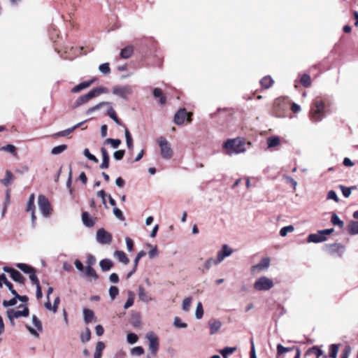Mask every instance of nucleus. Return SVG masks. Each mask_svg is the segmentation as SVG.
Returning a JSON list of instances; mask_svg holds the SVG:
<instances>
[{
	"instance_id": "1",
	"label": "nucleus",
	"mask_w": 358,
	"mask_h": 358,
	"mask_svg": "<svg viewBox=\"0 0 358 358\" xmlns=\"http://www.w3.org/2000/svg\"><path fill=\"white\" fill-rule=\"evenodd\" d=\"M250 142L246 143L242 138H234L227 140L224 144L223 148L226 150L227 155L239 154L247 150V146H250Z\"/></svg>"
},
{
	"instance_id": "2",
	"label": "nucleus",
	"mask_w": 358,
	"mask_h": 358,
	"mask_svg": "<svg viewBox=\"0 0 358 358\" xmlns=\"http://www.w3.org/2000/svg\"><path fill=\"white\" fill-rule=\"evenodd\" d=\"M157 144L160 149V155L164 159H170L173 155V150L171 143L164 136H159L157 139Z\"/></svg>"
},
{
	"instance_id": "3",
	"label": "nucleus",
	"mask_w": 358,
	"mask_h": 358,
	"mask_svg": "<svg viewBox=\"0 0 358 358\" xmlns=\"http://www.w3.org/2000/svg\"><path fill=\"white\" fill-rule=\"evenodd\" d=\"M325 103L322 100H316L310 109V116L313 121L319 122L324 117Z\"/></svg>"
},
{
	"instance_id": "4",
	"label": "nucleus",
	"mask_w": 358,
	"mask_h": 358,
	"mask_svg": "<svg viewBox=\"0 0 358 358\" xmlns=\"http://www.w3.org/2000/svg\"><path fill=\"white\" fill-rule=\"evenodd\" d=\"M333 228L317 231L316 233L310 234L307 238L308 243H320L327 240V236L334 232Z\"/></svg>"
},
{
	"instance_id": "5",
	"label": "nucleus",
	"mask_w": 358,
	"mask_h": 358,
	"mask_svg": "<svg viewBox=\"0 0 358 358\" xmlns=\"http://www.w3.org/2000/svg\"><path fill=\"white\" fill-rule=\"evenodd\" d=\"M232 252L233 251L231 248H222V250L217 253V257L215 259L210 258L205 263V268L209 269L213 264L217 265L221 263L225 257L231 255Z\"/></svg>"
},
{
	"instance_id": "6",
	"label": "nucleus",
	"mask_w": 358,
	"mask_h": 358,
	"mask_svg": "<svg viewBox=\"0 0 358 358\" xmlns=\"http://www.w3.org/2000/svg\"><path fill=\"white\" fill-rule=\"evenodd\" d=\"M112 93L124 100L129 99V96L133 93L132 87L130 85H115L112 89Z\"/></svg>"
},
{
	"instance_id": "7",
	"label": "nucleus",
	"mask_w": 358,
	"mask_h": 358,
	"mask_svg": "<svg viewBox=\"0 0 358 358\" xmlns=\"http://www.w3.org/2000/svg\"><path fill=\"white\" fill-rule=\"evenodd\" d=\"M38 206L41 213L44 217H48L51 215V205L45 196L42 194L38 196Z\"/></svg>"
},
{
	"instance_id": "8",
	"label": "nucleus",
	"mask_w": 358,
	"mask_h": 358,
	"mask_svg": "<svg viewBox=\"0 0 358 358\" xmlns=\"http://www.w3.org/2000/svg\"><path fill=\"white\" fill-rule=\"evenodd\" d=\"M19 308H22L23 309L20 310L12 308L7 310V316L12 325L14 324L13 321L15 319L19 318L20 317H27L29 314V310L27 307L20 306Z\"/></svg>"
},
{
	"instance_id": "9",
	"label": "nucleus",
	"mask_w": 358,
	"mask_h": 358,
	"mask_svg": "<svg viewBox=\"0 0 358 358\" xmlns=\"http://www.w3.org/2000/svg\"><path fill=\"white\" fill-rule=\"evenodd\" d=\"M273 285L274 284L271 279L263 276L255 281L254 288L258 291H268L271 289Z\"/></svg>"
},
{
	"instance_id": "10",
	"label": "nucleus",
	"mask_w": 358,
	"mask_h": 358,
	"mask_svg": "<svg viewBox=\"0 0 358 358\" xmlns=\"http://www.w3.org/2000/svg\"><path fill=\"white\" fill-rule=\"evenodd\" d=\"M145 337L149 341V349L150 352L155 356L159 349L158 338L152 332L148 333Z\"/></svg>"
},
{
	"instance_id": "11",
	"label": "nucleus",
	"mask_w": 358,
	"mask_h": 358,
	"mask_svg": "<svg viewBox=\"0 0 358 358\" xmlns=\"http://www.w3.org/2000/svg\"><path fill=\"white\" fill-rule=\"evenodd\" d=\"M191 114L188 113L185 109H180L175 115L174 122L176 124H182L185 120L191 121Z\"/></svg>"
},
{
	"instance_id": "12",
	"label": "nucleus",
	"mask_w": 358,
	"mask_h": 358,
	"mask_svg": "<svg viewBox=\"0 0 358 358\" xmlns=\"http://www.w3.org/2000/svg\"><path fill=\"white\" fill-rule=\"evenodd\" d=\"M3 271L8 273H10V278L17 282L23 284L24 282V278L23 275L17 270L10 268L8 266L3 267Z\"/></svg>"
},
{
	"instance_id": "13",
	"label": "nucleus",
	"mask_w": 358,
	"mask_h": 358,
	"mask_svg": "<svg viewBox=\"0 0 358 358\" xmlns=\"http://www.w3.org/2000/svg\"><path fill=\"white\" fill-rule=\"evenodd\" d=\"M96 239L100 244H109L111 240V236L103 229H99L96 233Z\"/></svg>"
},
{
	"instance_id": "14",
	"label": "nucleus",
	"mask_w": 358,
	"mask_h": 358,
	"mask_svg": "<svg viewBox=\"0 0 358 358\" xmlns=\"http://www.w3.org/2000/svg\"><path fill=\"white\" fill-rule=\"evenodd\" d=\"M270 265V259L268 257H264L256 265L252 267V271L253 273L259 272L262 271L266 270Z\"/></svg>"
},
{
	"instance_id": "15",
	"label": "nucleus",
	"mask_w": 358,
	"mask_h": 358,
	"mask_svg": "<svg viewBox=\"0 0 358 358\" xmlns=\"http://www.w3.org/2000/svg\"><path fill=\"white\" fill-rule=\"evenodd\" d=\"M34 200H35V196L34 194H31L29 198L27 206V211H31V222L32 225H35L36 222V215H35V210H34Z\"/></svg>"
},
{
	"instance_id": "16",
	"label": "nucleus",
	"mask_w": 358,
	"mask_h": 358,
	"mask_svg": "<svg viewBox=\"0 0 358 358\" xmlns=\"http://www.w3.org/2000/svg\"><path fill=\"white\" fill-rule=\"evenodd\" d=\"M92 99V94H91L90 92H89L87 94L79 96L78 98V99L75 101V103L72 105V108H78V107L80 106L81 105L86 103Z\"/></svg>"
},
{
	"instance_id": "17",
	"label": "nucleus",
	"mask_w": 358,
	"mask_h": 358,
	"mask_svg": "<svg viewBox=\"0 0 358 358\" xmlns=\"http://www.w3.org/2000/svg\"><path fill=\"white\" fill-rule=\"evenodd\" d=\"M208 326L210 328V334L213 335L220 329L222 322L218 320L212 319L208 322Z\"/></svg>"
},
{
	"instance_id": "18",
	"label": "nucleus",
	"mask_w": 358,
	"mask_h": 358,
	"mask_svg": "<svg viewBox=\"0 0 358 358\" xmlns=\"http://www.w3.org/2000/svg\"><path fill=\"white\" fill-rule=\"evenodd\" d=\"M138 297L144 303H149L152 299L151 295L142 286L138 287Z\"/></svg>"
},
{
	"instance_id": "19",
	"label": "nucleus",
	"mask_w": 358,
	"mask_h": 358,
	"mask_svg": "<svg viewBox=\"0 0 358 358\" xmlns=\"http://www.w3.org/2000/svg\"><path fill=\"white\" fill-rule=\"evenodd\" d=\"M85 276H86L89 280H96L99 276L95 270L92 266H86L83 271Z\"/></svg>"
},
{
	"instance_id": "20",
	"label": "nucleus",
	"mask_w": 358,
	"mask_h": 358,
	"mask_svg": "<svg viewBox=\"0 0 358 358\" xmlns=\"http://www.w3.org/2000/svg\"><path fill=\"white\" fill-rule=\"evenodd\" d=\"M94 80L92 79V80H90L82 82L80 84H78V85H76L75 87H73L71 89V92L73 93H78L80 91L89 87L93 83Z\"/></svg>"
},
{
	"instance_id": "21",
	"label": "nucleus",
	"mask_w": 358,
	"mask_h": 358,
	"mask_svg": "<svg viewBox=\"0 0 358 358\" xmlns=\"http://www.w3.org/2000/svg\"><path fill=\"white\" fill-rule=\"evenodd\" d=\"M276 348H277V354H276L277 358H278L280 355H282V354H284L285 352H290L292 350H295L296 352V349H299L298 347H296V346H293L291 348H286V347H284L283 345H282L281 344H278Z\"/></svg>"
},
{
	"instance_id": "22",
	"label": "nucleus",
	"mask_w": 358,
	"mask_h": 358,
	"mask_svg": "<svg viewBox=\"0 0 358 358\" xmlns=\"http://www.w3.org/2000/svg\"><path fill=\"white\" fill-rule=\"evenodd\" d=\"M83 320L85 323L89 324L94 319V312L88 308H84L83 310Z\"/></svg>"
},
{
	"instance_id": "23",
	"label": "nucleus",
	"mask_w": 358,
	"mask_h": 358,
	"mask_svg": "<svg viewBox=\"0 0 358 358\" xmlns=\"http://www.w3.org/2000/svg\"><path fill=\"white\" fill-rule=\"evenodd\" d=\"M15 180V176L12 173V172L9 170H7L6 171L5 178L1 180V182L4 186H8L10 185L12 182Z\"/></svg>"
},
{
	"instance_id": "24",
	"label": "nucleus",
	"mask_w": 358,
	"mask_h": 358,
	"mask_svg": "<svg viewBox=\"0 0 358 358\" xmlns=\"http://www.w3.org/2000/svg\"><path fill=\"white\" fill-rule=\"evenodd\" d=\"M106 345L103 342H97L95 348V352L94 354V358H101L102 356V352L105 349Z\"/></svg>"
},
{
	"instance_id": "25",
	"label": "nucleus",
	"mask_w": 358,
	"mask_h": 358,
	"mask_svg": "<svg viewBox=\"0 0 358 358\" xmlns=\"http://www.w3.org/2000/svg\"><path fill=\"white\" fill-rule=\"evenodd\" d=\"M134 52V48L131 45H128L123 48L120 52V57L123 59H129L131 57Z\"/></svg>"
},
{
	"instance_id": "26",
	"label": "nucleus",
	"mask_w": 358,
	"mask_h": 358,
	"mask_svg": "<svg viewBox=\"0 0 358 358\" xmlns=\"http://www.w3.org/2000/svg\"><path fill=\"white\" fill-rule=\"evenodd\" d=\"M114 257L120 262L124 264L129 263V259L127 258L126 254L122 251L116 250L114 252Z\"/></svg>"
},
{
	"instance_id": "27",
	"label": "nucleus",
	"mask_w": 358,
	"mask_h": 358,
	"mask_svg": "<svg viewBox=\"0 0 358 358\" xmlns=\"http://www.w3.org/2000/svg\"><path fill=\"white\" fill-rule=\"evenodd\" d=\"M348 231L351 235L358 234V221H350L348 224Z\"/></svg>"
},
{
	"instance_id": "28",
	"label": "nucleus",
	"mask_w": 358,
	"mask_h": 358,
	"mask_svg": "<svg viewBox=\"0 0 358 358\" xmlns=\"http://www.w3.org/2000/svg\"><path fill=\"white\" fill-rule=\"evenodd\" d=\"M327 249L329 254L336 257L341 256L344 252V248H327Z\"/></svg>"
},
{
	"instance_id": "29",
	"label": "nucleus",
	"mask_w": 358,
	"mask_h": 358,
	"mask_svg": "<svg viewBox=\"0 0 358 358\" xmlns=\"http://www.w3.org/2000/svg\"><path fill=\"white\" fill-rule=\"evenodd\" d=\"M280 143V139L278 136H271L267 138L268 148H274L278 146Z\"/></svg>"
},
{
	"instance_id": "30",
	"label": "nucleus",
	"mask_w": 358,
	"mask_h": 358,
	"mask_svg": "<svg viewBox=\"0 0 358 358\" xmlns=\"http://www.w3.org/2000/svg\"><path fill=\"white\" fill-rule=\"evenodd\" d=\"M92 98L99 96L101 94H107L108 93V90L104 87H99L96 88H94L91 91H90Z\"/></svg>"
},
{
	"instance_id": "31",
	"label": "nucleus",
	"mask_w": 358,
	"mask_h": 358,
	"mask_svg": "<svg viewBox=\"0 0 358 358\" xmlns=\"http://www.w3.org/2000/svg\"><path fill=\"white\" fill-rule=\"evenodd\" d=\"M99 265L103 271H107L113 266V262L108 259H104L100 262Z\"/></svg>"
},
{
	"instance_id": "32",
	"label": "nucleus",
	"mask_w": 358,
	"mask_h": 358,
	"mask_svg": "<svg viewBox=\"0 0 358 358\" xmlns=\"http://www.w3.org/2000/svg\"><path fill=\"white\" fill-rule=\"evenodd\" d=\"M273 83L274 81L273 78L269 76L264 77L260 81L262 87L265 89L269 88L273 84Z\"/></svg>"
},
{
	"instance_id": "33",
	"label": "nucleus",
	"mask_w": 358,
	"mask_h": 358,
	"mask_svg": "<svg viewBox=\"0 0 358 358\" xmlns=\"http://www.w3.org/2000/svg\"><path fill=\"white\" fill-rule=\"evenodd\" d=\"M16 266L20 269L22 272L25 273H31L32 271H34L35 268L27 264L24 263H18Z\"/></svg>"
},
{
	"instance_id": "34",
	"label": "nucleus",
	"mask_w": 358,
	"mask_h": 358,
	"mask_svg": "<svg viewBox=\"0 0 358 358\" xmlns=\"http://www.w3.org/2000/svg\"><path fill=\"white\" fill-rule=\"evenodd\" d=\"M306 354H314L316 358H320L323 355L324 352L317 346H313L308 350Z\"/></svg>"
},
{
	"instance_id": "35",
	"label": "nucleus",
	"mask_w": 358,
	"mask_h": 358,
	"mask_svg": "<svg viewBox=\"0 0 358 358\" xmlns=\"http://www.w3.org/2000/svg\"><path fill=\"white\" fill-rule=\"evenodd\" d=\"M82 220L85 225L92 227L94 225V222L87 212L83 213Z\"/></svg>"
},
{
	"instance_id": "36",
	"label": "nucleus",
	"mask_w": 358,
	"mask_h": 358,
	"mask_svg": "<svg viewBox=\"0 0 358 358\" xmlns=\"http://www.w3.org/2000/svg\"><path fill=\"white\" fill-rule=\"evenodd\" d=\"M338 350H339V345H338V344L330 345L329 347V357L330 358H336Z\"/></svg>"
},
{
	"instance_id": "37",
	"label": "nucleus",
	"mask_w": 358,
	"mask_h": 358,
	"mask_svg": "<svg viewBox=\"0 0 358 358\" xmlns=\"http://www.w3.org/2000/svg\"><path fill=\"white\" fill-rule=\"evenodd\" d=\"M124 135H125L126 143H127V148L129 150H133V148H134L133 139H132V137L131 136L129 131L127 129H126L124 131Z\"/></svg>"
},
{
	"instance_id": "38",
	"label": "nucleus",
	"mask_w": 358,
	"mask_h": 358,
	"mask_svg": "<svg viewBox=\"0 0 358 358\" xmlns=\"http://www.w3.org/2000/svg\"><path fill=\"white\" fill-rule=\"evenodd\" d=\"M300 82L305 87H309L311 85V78L308 74L304 73L301 76Z\"/></svg>"
},
{
	"instance_id": "39",
	"label": "nucleus",
	"mask_w": 358,
	"mask_h": 358,
	"mask_svg": "<svg viewBox=\"0 0 358 358\" xmlns=\"http://www.w3.org/2000/svg\"><path fill=\"white\" fill-rule=\"evenodd\" d=\"M331 222L334 225L338 226L340 228H343L344 226V222L335 213L331 215Z\"/></svg>"
},
{
	"instance_id": "40",
	"label": "nucleus",
	"mask_w": 358,
	"mask_h": 358,
	"mask_svg": "<svg viewBox=\"0 0 358 358\" xmlns=\"http://www.w3.org/2000/svg\"><path fill=\"white\" fill-rule=\"evenodd\" d=\"M153 95L156 98H160L159 103L161 104H164L166 102V97L163 95L162 91L159 88H155L153 90Z\"/></svg>"
},
{
	"instance_id": "41",
	"label": "nucleus",
	"mask_w": 358,
	"mask_h": 358,
	"mask_svg": "<svg viewBox=\"0 0 358 358\" xmlns=\"http://www.w3.org/2000/svg\"><path fill=\"white\" fill-rule=\"evenodd\" d=\"M67 149V145L65 144L59 145L54 147L51 150V154L53 155H57L63 152H64Z\"/></svg>"
},
{
	"instance_id": "42",
	"label": "nucleus",
	"mask_w": 358,
	"mask_h": 358,
	"mask_svg": "<svg viewBox=\"0 0 358 358\" xmlns=\"http://www.w3.org/2000/svg\"><path fill=\"white\" fill-rule=\"evenodd\" d=\"M110 103H109L108 101L100 102L99 103L96 104V106L88 108L86 113H87V115H90L93 112L100 109L102 106H106V105H110Z\"/></svg>"
},
{
	"instance_id": "43",
	"label": "nucleus",
	"mask_w": 358,
	"mask_h": 358,
	"mask_svg": "<svg viewBox=\"0 0 358 358\" xmlns=\"http://www.w3.org/2000/svg\"><path fill=\"white\" fill-rule=\"evenodd\" d=\"M134 297H135V294H134V292L131 291H129L128 292V299L124 305V308L125 309L130 308L134 304Z\"/></svg>"
},
{
	"instance_id": "44",
	"label": "nucleus",
	"mask_w": 358,
	"mask_h": 358,
	"mask_svg": "<svg viewBox=\"0 0 358 358\" xmlns=\"http://www.w3.org/2000/svg\"><path fill=\"white\" fill-rule=\"evenodd\" d=\"M236 350V348L235 347H226L220 350V354L222 355L223 358H227L229 355H231Z\"/></svg>"
},
{
	"instance_id": "45",
	"label": "nucleus",
	"mask_w": 358,
	"mask_h": 358,
	"mask_svg": "<svg viewBox=\"0 0 358 358\" xmlns=\"http://www.w3.org/2000/svg\"><path fill=\"white\" fill-rule=\"evenodd\" d=\"M294 231V227L293 225H288L282 227L280 230V235L282 237H285L287 235L288 233H292Z\"/></svg>"
},
{
	"instance_id": "46",
	"label": "nucleus",
	"mask_w": 358,
	"mask_h": 358,
	"mask_svg": "<svg viewBox=\"0 0 358 358\" xmlns=\"http://www.w3.org/2000/svg\"><path fill=\"white\" fill-rule=\"evenodd\" d=\"M104 143L110 144L113 148H117L121 144V141L120 139L106 138Z\"/></svg>"
},
{
	"instance_id": "47",
	"label": "nucleus",
	"mask_w": 358,
	"mask_h": 358,
	"mask_svg": "<svg viewBox=\"0 0 358 358\" xmlns=\"http://www.w3.org/2000/svg\"><path fill=\"white\" fill-rule=\"evenodd\" d=\"M32 323L36 327V330L38 331H42L43 330V325L40 320L37 317L36 315H32Z\"/></svg>"
},
{
	"instance_id": "48",
	"label": "nucleus",
	"mask_w": 358,
	"mask_h": 358,
	"mask_svg": "<svg viewBox=\"0 0 358 358\" xmlns=\"http://www.w3.org/2000/svg\"><path fill=\"white\" fill-rule=\"evenodd\" d=\"M203 315V308L202 303L201 302H199L197 303L196 311H195V317L196 319L199 320L202 318Z\"/></svg>"
},
{
	"instance_id": "49",
	"label": "nucleus",
	"mask_w": 358,
	"mask_h": 358,
	"mask_svg": "<svg viewBox=\"0 0 358 358\" xmlns=\"http://www.w3.org/2000/svg\"><path fill=\"white\" fill-rule=\"evenodd\" d=\"M91 338V331L88 327L86 328V330L84 333L80 335V340L82 343H86L89 341Z\"/></svg>"
},
{
	"instance_id": "50",
	"label": "nucleus",
	"mask_w": 358,
	"mask_h": 358,
	"mask_svg": "<svg viewBox=\"0 0 358 358\" xmlns=\"http://www.w3.org/2000/svg\"><path fill=\"white\" fill-rule=\"evenodd\" d=\"M108 115L110 116V117L111 119H113L114 120V122L118 124V125H120L121 124V122L119 120V119L117 118V115L115 112V110H113V108L112 107L109 108L108 109Z\"/></svg>"
},
{
	"instance_id": "51",
	"label": "nucleus",
	"mask_w": 358,
	"mask_h": 358,
	"mask_svg": "<svg viewBox=\"0 0 358 358\" xmlns=\"http://www.w3.org/2000/svg\"><path fill=\"white\" fill-rule=\"evenodd\" d=\"M192 302V297H187L182 301V308L184 311L187 312L189 310Z\"/></svg>"
},
{
	"instance_id": "52",
	"label": "nucleus",
	"mask_w": 358,
	"mask_h": 358,
	"mask_svg": "<svg viewBox=\"0 0 358 358\" xmlns=\"http://www.w3.org/2000/svg\"><path fill=\"white\" fill-rule=\"evenodd\" d=\"M339 188L342 191L343 195L345 197L348 198L350 196V194H351L352 189H355V187H345L343 185H340Z\"/></svg>"
},
{
	"instance_id": "53",
	"label": "nucleus",
	"mask_w": 358,
	"mask_h": 358,
	"mask_svg": "<svg viewBox=\"0 0 358 358\" xmlns=\"http://www.w3.org/2000/svg\"><path fill=\"white\" fill-rule=\"evenodd\" d=\"M108 292L110 297L112 300H114L115 297L119 294V289L115 286H110Z\"/></svg>"
},
{
	"instance_id": "54",
	"label": "nucleus",
	"mask_w": 358,
	"mask_h": 358,
	"mask_svg": "<svg viewBox=\"0 0 358 358\" xmlns=\"http://www.w3.org/2000/svg\"><path fill=\"white\" fill-rule=\"evenodd\" d=\"M173 324L178 328H186L187 327V324L185 322H182L181 319L178 317L174 318Z\"/></svg>"
},
{
	"instance_id": "55",
	"label": "nucleus",
	"mask_w": 358,
	"mask_h": 358,
	"mask_svg": "<svg viewBox=\"0 0 358 358\" xmlns=\"http://www.w3.org/2000/svg\"><path fill=\"white\" fill-rule=\"evenodd\" d=\"M99 70L103 74H108L110 72V69L108 63H104L99 66Z\"/></svg>"
},
{
	"instance_id": "56",
	"label": "nucleus",
	"mask_w": 358,
	"mask_h": 358,
	"mask_svg": "<svg viewBox=\"0 0 358 358\" xmlns=\"http://www.w3.org/2000/svg\"><path fill=\"white\" fill-rule=\"evenodd\" d=\"M127 341L130 344H134L138 341V336L134 333H129L127 336Z\"/></svg>"
},
{
	"instance_id": "57",
	"label": "nucleus",
	"mask_w": 358,
	"mask_h": 358,
	"mask_svg": "<svg viewBox=\"0 0 358 358\" xmlns=\"http://www.w3.org/2000/svg\"><path fill=\"white\" fill-rule=\"evenodd\" d=\"M83 153H84V155H85V157H86L89 160H91V161H92V162H95V163H97V162H98V159H97L94 155H93L92 154H91V153L90 152L89 149L85 148V149L84 150Z\"/></svg>"
},
{
	"instance_id": "58",
	"label": "nucleus",
	"mask_w": 358,
	"mask_h": 358,
	"mask_svg": "<svg viewBox=\"0 0 358 358\" xmlns=\"http://www.w3.org/2000/svg\"><path fill=\"white\" fill-rule=\"evenodd\" d=\"M29 279L33 285H35L36 286L40 285L38 278L36 275V270L29 273Z\"/></svg>"
},
{
	"instance_id": "59",
	"label": "nucleus",
	"mask_w": 358,
	"mask_h": 358,
	"mask_svg": "<svg viewBox=\"0 0 358 358\" xmlns=\"http://www.w3.org/2000/svg\"><path fill=\"white\" fill-rule=\"evenodd\" d=\"M1 150L8 152L11 154H13L14 155H16V148L13 145H7L1 148Z\"/></svg>"
},
{
	"instance_id": "60",
	"label": "nucleus",
	"mask_w": 358,
	"mask_h": 358,
	"mask_svg": "<svg viewBox=\"0 0 358 358\" xmlns=\"http://www.w3.org/2000/svg\"><path fill=\"white\" fill-rule=\"evenodd\" d=\"M351 347L350 345H345L341 355V358H348L351 353Z\"/></svg>"
},
{
	"instance_id": "61",
	"label": "nucleus",
	"mask_w": 358,
	"mask_h": 358,
	"mask_svg": "<svg viewBox=\"0 0 358 358\" xmlns=\"http://www.w3.org/2000/svg\"><path fill=\"white\" fill-rule=\"evenodd\" d=\"M113 214L114 215L120 220L123 221L124 220V217L123 215L122 212L119 208L115 207L113 208Z\"/></svg>"
},
{
	"instance_id": "62",
	"label": "nucleus",
	"mask_w": 358,
	"mask_h": 358,
	"mask_svg": "<svg viewBox=\"0 0 358 358\" xmlns=\"http://www.w3.org/2000/svg\"><path fill=\"white\" fill-rule=\"evenodd\" d=\"M17 303V299L16 296H14V297L8 301L4 300L3 301V306L4 307H9V306H13Z\"/></svg>"
},
{
	"instance_id": "63",
	"label": "nucleus",
	"mask_w": 358,
	"mask_h": 358,
	"mask_svg": "<svg viewBox=\"0 0 358 358\" xmlns=\"http://www.w3.org/2000/svg\"><path fill=\"white\" fill-rule=\"evenodd\" d=\"M327 199L328 200H334L336 202H338V198L337 196V194L336 192L334 190H330L328 192Z\"/></svg>"
},
{
	"instance_id": "64",
	"label": "nucleus",
	"mask_w": 358,
	"mask_h": 358,
	"mask_svg": "<svg viewBox=\"0 0 358 358\" xmlns=\"http://www.w3.org/2000/svg\"><path fill=\"white\" fill-rule=\"evenodd\" d=\"M284 178L286 180L287 182L290 184L293 189L295 190L297 187V182L294 178L288 176H285Z\"/></svg>"
}]
</instances>
